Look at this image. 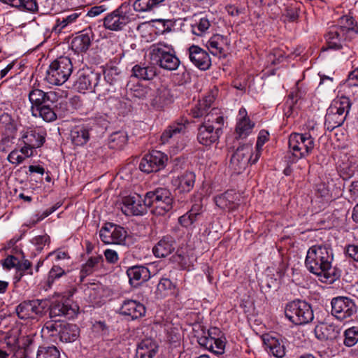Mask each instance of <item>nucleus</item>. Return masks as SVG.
Here are the masks:
<instances>
[{
    "label": "nucleus",
    "mask_w": 358,
    "mask_h": 358,
    "mask_svg": "<svg viewBox=\"0 0 358 358\" xmlns=\"http://www.w3.org/2000/svg\"><path fill=\"white\" fill-rule=\"evenodd\" d=\"M332 250L327 245H314L306 255L305 266L311 273L320 277L325 282H334L339 276L338 271L332 266Z\"/></svg>",
    "instance_id": "f257e3e1"
},
{
    "label": "nucleus",
    "mask_w": 358,
    "mask_h": 358,
    "mask_svg": "<svg viewBox=\"0 0 358 358\" xmlns=\"http://www.w3.org/2000/svg\"><path fill=\"white\" fill-rule=\"evenodd\" d=\"M358 34L357 24L352 16H342L338 24L331 27L326 34L327 48L323 50L331 49L342 50L344 58L351 56L352 50L348 44Z\"/></svg>",
    "instance_id": "f03ea898"
},
{
    "label": "nucleus",
    "mask_w": 358,
    "mask_h": 358,
    "mask_svg": "<svg viewBox=\"0 0 358 358\" xmlns=\"http://www.w3.org/2000/svg\"><path fill=\"white\" fill-rule=\"evenodd\" d=\"M42 332L51 337L55 342L58 339L63 343H71L78 338L80 330L76 324L60 320H50L45 323Z\"/></svg>",
    "instance_id": "7ed1b4c3"
},
{
    "label": "nucleus",
    "mask_w": 358,
    "mask_h": 358,
    "mask_svg": "<svg viewBox=\"0 0 358 358\" xmlns=\"http://www.w3.org/2000/svg\"><path fill=\"white\" fill-rule=\"evenodd\" d=\"M28 98L31 104V110L34 116H39L43 120H51L53 116L55 117L54 113L50 110V103L56 102V92L52 91L45 92L41 90L34 88L29 91Z\"/></svg>",
    "instance_id": "20e7f679"
},
{
    "label": "nucleus",
    "mask_w": 358,
    "mask_h": 358,
    "mask_svg": "<svg viewBox=\"0 0 358 358\" xmlns=\"http://www.w3.org/2000/svg\"><path fill=\"white\" fill-rule=\"evenodd\" d=\"M289 151L286 157L289 163H295L312 152L315 140L308 133H292L288 140Z\"/></svg>",
    "instance_id": "39448f33"
},
{
    "label": "nucleus",
    "mask_w": 358,
    "mask_h": 358,
    "mask_svg": "<svg viewBox=\"0 0 358 358\" xmlns=\"http://www.w3.org/2000/svg\"><path fill=\"white\" fill-rule=\"evenodd\" d=\"M134 7L129 3L124 2L103 18V26L106 29L119 31L124 29L127 24L135 21L137 15Z\"/></svg>",
    "instance_id": "423d86ee"
},
{
    "label": "nucleus",
    "mask_w": 358,
    "mask_h": 358,
    "mask_svg": "<svg viewBox=\"0 0 358 358\" xmlns=\"http://www.w3.org/2000/svg\"><path fill=\"white\" fill-rule=\"evenodd\" d=\"M151 59L156 65L166 71H175L180 66V61L171 45L164 42L153 44L151 46Z\"/></svg>",
    "instance_id": "0eeeda50"
},
{
    "label": "nucleus",
    "mask_w": 358,
    "mask_h": 358,
    "mask_svg": "<svg viewBox=\"0 0 358 358\" xmlns=\"http://www.w3.org/2000/svg\"><path fill=\"white\" fill-rule=\"evenodd\" d=\"M146 205L153 208L151 212L157 216L164 215L173 208V199L169 189L159 187L145 194Z\"/></svg>",
    "instance_id": "6e6552de"
},
{
    "label": "nucleus",
    "mask_w": 358,
    "mask_h": 358,
    "mask_svg": "<svg viewBox=\"0 0 358 358\" xmlns=\"http://www.w3.org/2000/svg\"><path fill=\"white\" fill-rule=\"evenodd\" d=\"M72 71L73 64L70 58L60 57L50 64L45 80L52 85H61L69 79Z\"/></svg>",
    "instance_id": "1a4fd4ad"
},
{
    "label": "nucleus",
    "mask_w": 358,
    "mask_h": 358,
    "mask_svg": "<svg viewBox=\"0 0 358 358\" xmlns=\"http://www.w3.org/2000/svg\"><path fill=\"white\" fill-rule=\"evenodd\" d=\"M285 313L286 317L296 325L308 324L314 318L312 307L302 300H294L287 304Z\"/></svg>",
    "instance_id": "9d476101"
},
{
    "label": "nucleus",
    "mask_w": 358,
    "mask_h": 358,
    "mask_svg": "<svg viewBox=\"0 0 358 358\" xmlns=\"http://www.w3.org/2000/svg\"><path fill=\"white\" fill-rule=\"evenodd\" d=\"M101 76L95 71H82L78 73L77 79L74 81V88L80 92L85 93L88 90L92 92L105 94L111 90L104 87L103 84H100Z\"/></svg>",
    "instance_id": "9b49d317"
},
{
    "label": "nucleus",
    "mask_w": 358,
    "mask_h": 358,
    "mask_svg": "<svg viewBox=\"0 0 358 358\" xmlns=\"http://www.w3.org/2000/svg\"><path fill=\"white\" fill-rule=\"evenodd\" d=\"M259 157V150L253 154L252 145L246 143L238 147L231 158L230 164L236 171L241 172L249 163L255 164Z\"/></svg>",
    "instance_id": "f8f14e48"
},
{
    "label": "nucleus",
    "mask_w": 358,
    "mask_h": 358,
    "mask_svg": "<svg viewBox=\"0 0 358 358\" xmlns=\"http://www.w3.org/2000/svg\"><path fill=\"white\" fill-rule=\"evenodd\" d=\"M48 307V301L43 299L27 300L15 308V313L21 320L36 319L41 317Z\"/></svg>",
    "instance_id": "ddd939ff"
},
{
    "label": "nucleus",
    "mask_w": 358,
    "mask_h": 358,
    "mask_svg": "<svg viewBox=\"0 0 358 358\" xmlns=\"http://www.w3.org/2000/svg\"><path fill=\"white\" fill-rule=\"evenodd\" d=\"M331 305L332 315L341 321L352 317L357 312L354 301L349 297L333 298Z\"/></svg>",
    "instance_id": "4468645a"
},
{
    "label": "nucleus",
    "mask_w": 358,
    "mask_h": 358,
    "mask_svg": "<svg viewBox=\"0 0 358 358\" xmlns=\"http://www.w3.org/2000/svg\"><path fill=\"white\" fill-rule=\"evenodd\" d=\"M167 161L168 157L165 154L158 150H152L142 158L139 169L146 173L157 172L165 167Z\"/></svg>",
    "instance_id": "2eb2a0df"
},
{
    "label": "nucleus",
    "mask_w": 358,
    "mask_h": 358,
    "mask_svg": "<svg viewBox=\"0 0 358 358\" xmlns=\"http://www.w3.org/2000/svg\"><path fill=\"white\" fill-rule=\"evenodd\" d=\"M146 204L145 196L142 199L139 194H136L122 199L121 210L127 216L143 215L147 213V209L149 208Z\"/></svg>",
    "instance_id": "dca6fc26"
},
{
    "label": "nucleus",
    "mask_w": 358,
    "mask_h": 358,
    "mask_svg": "<svg viewBox=\"0 0 358 358\" xmlns=\"http://www.w3.org/2000/svg\"><path fill=\"white\" fill-rule=\"evenodd\" d=\"M99 237L105 244H122L127 237L125 229L113 223L108 222L99 231Z\"/></svg>",
    "instance_id": "f3484780"
},
{
    "label": "nucleus",
    "mask_w": 358,
    "mask_h": 358,
    "mask_svg": "<svg viewBox=\"0 0 358 358\" xmlns=\"http://www.w3.org/2000/svg\"><path fill=\"white\" fill-rule=\"evenodd\" d=\"M255 125V122L248 116L245 108H240L235 129L236 138H246L252 132Z\"/></svg>",
    "instance_id": "a211bd4d"
},
{
    "label": "nucleus",
    "mask_w": 358,
    "mask_h": 358,
    "mask_svg": "<svg viewBox=\"0 0 358 358\" xmlns=\"http://www.w3.org/2000/svg\"><path fill=\"white\" fill-rule=\"evenodd\" d=\"M49 315L50 318L64 316L67 318H73L78 310L77 305L69 304L67 301H54L49 306Z\"/></svg>",
    "instance_id": "6ab92c4d"
},
{
    "label": "nucleus",
    "mask_w": 358,
    "mask_h": 358,
    "mask_svg": "<svg viewBox=\"0 0 358 358\" xmlns=\"http://www.w3.org/2000/svg\"><path fill=\"white\" fill-rule=\"evenodd\" d=\"M45 136L46 132L42 129L28 128L22 131L21 138L24 145L36 149L43 145Z\"/></svg>",
    "instance_id": "aec40b11"
},
{
    "label": "nucleus",
    "mask_w": 358,
    "mask_h": 358,
    "mask_svg": "<svg viewBox=\"0 0 358 358\" xmlns=\"http://www.w3.org/2000/svg\"><path fill=\"white\" fill-rule=\"evenodd\" d=\"M188 53L190 61L199 69L206 70L210 66L211 61L209 55L199 46H190Z\"/></svg>",
    "instance_id": "412c9836"
},
{
    "label": "nucleus",
    "mask_w": 358,
    "mask_h": 358,
    "mask_svg": "<svg viewBox=\"0 0 358 358\" xmlns=\"http://www.w3.org/2000/svg\"><path fill=\"white\" fill-rule=\"evenodd\" d=\"M222 134L220 128L201 124L198 129L197 139L199 143L208 146L217 142Z\"/></svg>",
    "instance_id": "4be33fe9"
},
{
    "label": "nucleus",
    "mask_w": 358,
    "mask_h": 358,
    "mask_svg": "<svg viewBox=\"0 0 358 358\" xmlns=\"http://www.w3.org/2000/svg\"><path fill=\"white\" fill-rule=\"evenodd\" d=\"M340 331L341 329L338 326L328 322H321L314 329L316 338L322 341L336 339L338 336Z\"/></svg>",
    "instance_id": "5701e85b"
},
{
    "label": "nucleus",
    "mask_w": 358,
    "mask_h": 358,
    "mask_svg": "<svg viewBox=\"0 0 358 358\" xmlns=\"http://www.w3.org/2000/svg\"><path fill=\"white\" fill-rule=\"evenodd\" d=\"M129 281L131 285L137 287L150 278L149 269L143 266H134L127 271Z\"/></svg>",
    "instance_id": "b1692460"
},
{
    "label": "nucleus",
    "mask_w": 358,
    "mask_h": 358,
    "mask_svg": "<svg viewBox=\"0 0 358 358\" xmlns=\"http://www.w3.org/2000/svg\"><path fill=\"white\" fill-rule=\"evenodd\" d=\"M186 126L182 123H174L167 127L161 136L163 144L172 143L182 138L186 132Z\"/></svg>",
    "instance_id": "393cba45"
},
{
    "label": "nucleus",
    "mask_w": 358,
    "mask_h": 358,
    "mask_svg": "<svg viewBox=\"0 0 358 358\" xmlns=\"http://www.w3.org/2000/svg\"><path fill=\"white\" fill-rule=\"evenodd\" d=\"M122 315L131 317L136 320L143 316L145 313V307L141 303L135 300H125L120 308Z\"/></svg>",
    "instance_id": "a878e982"
},
{
    "label": "nucleus",
    "mask_w": 358,
    "mask_h": 358,
    "mask_svg": "<svg viewBox=\"0 0 358 358\" xmlns=\"http://www.w3.org/2000/svg\"><path fill=\"white\" fill-rule=\"evenodd\" d=\"M195 179L196 176L193 172L186 171L177 177H173L171 184L180 192H189L194 185Z\"/></svg>",
    "instance_id": "bb28decb"
},
{
    "label": "nucleus",
    "mask_w": 358,
    "mask_h": 358,
    "mask_svg": "<svg viewBox=\"0 0 358 358\" xmlns=\"http://www.w3.org/2000/svg\"><path fill=\"white\" fill-rule=\"evenodd\" d=\"M159 344L152 338H146L138 344L137 353L141 358H158Z\"/></svg>",
    "instance_id": "cd10ccee"
},
{
    "label": "nucleus",
    "mask_w": 358,
    "mask_h": 358,
    "mask_svg": "<svg viewBox=\"0 0 358 358\" xmlns=\"http://www.w3.org/2000/svg\"><path fill=\"white\" fill-rule=\"evenodd\" d=\"M103 266V258L101 255L90 257L85 264L82 265L80 278V282L88 275L92 274L94 272L98 271Z\"/></svg>",
    "instance_id": "c85d7f7f"
},
{
    "label": "nucleus",
    "mask_w": 358,
    "mask_h": 358,
    "mask_svg": "<svg viewBox=\"0 0 358 358\" xmlns=\"http://www.w3.org/2000/svg\"><path fill=\"white\" fill-rule=\"evenodd\" d=\"M157 75V68L152 64H136L131 69V76L141 80H152Z\"/></svg>",
    "instance_id": "c756f323"
},
{
    "label": "nucleus",
    "mask_w": 358,
    "mask_h": 358,
    "mask_svg": "<svg viewBox=\"0 0 358 358\" xmlns=\"http://www.w3.org/2000/svg\"><path fill=\"white\" fill-rule=\"evenodd\" d=\"M176 245L173 237L164 236L153 248L152 252L157 257H165L174 251Z\"/></svg>",
    "instance_id": "7c9ffc66"
},
{
    "label": "nucleus",
    "mask_w": 358,
    "mask_h": 358,
    "mask_svg": "<svg viewBox=\"0 0 358 358\" xmlns=\"http://www.w3.org/2000/svg\"><path fill=\"white\" fill-rule=\"evenodd\" d=\"M213 101V96H206L191 108L190 115L193 118L202 119L203 120Z\"/></svg>",
    "instance_id": "2f4dec72"
},
{
    "label": "nucleus",
    "mask_w": 358,
    "mask_h": 358,
    "mask_svg": "<svg viewBox=\"0 0 358 358\" xmlns=\"http://www.w3.org/2000/svg\"><path fill=\"white\" fill-rule=\"evenodd\" d=\"M346 119V114H341L336 110L328 108L325 115L324 125L329 131H333L335 128L341 126Z\"/></svg>",
    "instance_id": "473e14b6"
},
{
    "label": "nucleus",
    "mask_w": 358,
    "mask_h": 358,
    "mask_svg": "<svg viewBox=\"0 0 358 358\" xmlns=\"http://www.w3.org/2000/svg\"><path fill=\"white\" fill-rule=\"evenodd\" d=\"M264 343L266 345V350L274 357L277 358H282L285 355L284 345L275 337L267 335L264 337Z\"/></svg>",
    "instance_id": "72a5a7b5"
},
{
    "label": "nucleus",
    "mask_w": 358,
    "mask_h": 358,
    "mask_svg": "<svg viewBox=\"0 0 358 358\" xmlns=\"http://www.w3.org/2000/svg\"><path fill=\"white\" fill-rule=\"evenodd\" d=\"M236 194L232 191H227L215 198L217 206L223 210H234L238 204L235 202Z\"/></svg>",
    "instance_id": "f704fd0d"
},
{
    "label": "nucleus",
    "mask_w": 358,
    "mask_h": 358,
    "mask_svg": "<svg viewBox=\"0 0 358 358\" xmlns=\"http://www.w3.org/2000/svg\"><path fill=\"white\" fill-rule=\"evenodd\" d=\"M173 101L171 90L165 86L159 87L156 95L152 99V105L157 108H162Z\"/></svg>",
    "instance_id": "c9c22d12"
},
{
    "label": "nucleus",
    "mask_w": 358,
    "mask_h": 358,
    "mask_svg": "<svg viewBox=\"0 0 358 358\" xmlns=\"http://www.w3.org/2000/svg\"><path fill=\"white\" fill-rule=\"evenodd\" d=\"M224 123L223 115L220 113L217 108H210L202 122L203 125L213 126L215 128H220L222 130V127Z\"/></svg>",
    "instance_id": "e433bc0d"
},
{
    "label": "nucleus",
    "mask_w": 358,
    "mask_h": 358,
    "mask_svg": "<svg viewBox=\"0 0 358 358\" xmlns=\"http://www.w3.org/2000/svg\"><path fill=\"white\" fill-rule=\"evenodd\" d=\"M222 332L218 328L212 327L207 331H203L202 335L197 336V342L204 348H213V341L217 338H221Z\"/></svg>",
    "instance_id": "4c0bfd02"
},
{
    "label": "nucleus",
    "mask_w": 358,
    "mask_h": 358,
    "mask_svg": "<svg viewBox=\"0 0 358 358\" xmlns=\"http://www.w3.org/2000/svg\"><path fill=\"white\" fill-rule=\"evenodd\" d=\"M228 44L227 38L220 34H214L208 41L207 48L213 55H217L224 52V46Z\"/></svg>",
    "instance_id": "58836bf2"
},
{
    "label": "nucleus",
    "mask_w": 358,
    "mask_h": 358,
    "mask_svg": "<svg viewBox=\"0 0 358 358\" xmlns=\"http://www.w3.org/2000/svg\"><path fill=\"white\" fill-rule=\"evenodd\" d=\"M71 138L75 145H83L90 139V131L84 126L76 127L71 132Z\"/></svg>",
    "instance_id": "ea45409f"
},
{
    "label": "nucleus",
    "mask_w": 358,
    "mask_h": 358,
    "mask_svg": "<svg viewBox=\"0 0 358 358\" xmlns=\"http://www.w3.org/2000/svg\"><path fill=\"white\" fill-rule=\"evenodd\" d=\"M5 343L10 351L14 352L22 347V345H24V350L27 351L32 341L28 338L23 337L19 339L16 336L10 335L6 337Z\"/></svg>",
    "instance_id": "a19ab883"
},
{
    "label": "nucleus",
    "mask_w": 358,
    "mask_h": 358,
    "mask_svg": "<svg viewBox=\"0 0 358 358\" xmlns=\"http://www.w3.org/2000/svg\"><path fill=\"white\" fill-rule=\"evenodd\" d=\"M128 136L125 131H118L110 135L108 139V146L110 149L121 150L127 144Z\"/></svg>",
    "instance_id": "79ce46f5"
},
{
    "label": "nucleus",
    "mask_w": 358,
    "mask_h": 358,
    "mask_svg": "<svg viewBox=\"0 0 358 358\" xmlns=\"http://www.w3.org/2000/svg\"><path fill=\"white\" fill-rule=\"evenodd\" d=\"M71 45L76 52H86L91 45V37L88 33L81 34L72 40Z\"/></svg>",
    "instance_id": "37998d69"
},
{
    "label": "nucleus",
    "mask_w": 358,
    "mask_h": 358,
    "mask_svg": "<svg viewBox=\"0 0 358 358\" xmlns=\"http://www.w3.org/2000/svg\"><path fill=\"white\" fill-rule=\"evenodd\" d=\"M201 215L200 205H194L185 215L180 216L178 219L179 223L185 227H191Z\"/></svg>",
    "instance_id": "c03bdc74"
},
{
    "label": "nucleus",
    "mask_w": 358,
    "mask_h": 358,
    "mask_svg": "<svg viewBox=\"0 0 358 358\" xmlns=\"http://www.w3.org/2000/svg\"><path fill=\"white\" fill-rule=\"evenodd\" d=\"M50 110L52 111L55 115L51 120H43L45 122H50L55 121L57 117H62L65 115V113L68 110V102L64 99H58L56 98V102L55 103H50Z\"/></svg>",
    "instance_id": "a18cd8bd"
},
{
    "label": "nucleus",
    "mask_w": 358,
    "mask_h": 358,
    "mask_svg": "<svg viewBox=\"0 0 358 358\" xmlns=\"http://www.w3.org/2000/svg\"><path fill=\"white\" fill-rule=\"evenodd\" d=\"M351 105L352 103L348 97L341 96L334 99L329 108L341 113V114H346L347 115L350 110Z\"/></svg>",
    "instance_id": "49530a36"
},
{
    "label": "nucleus",
    "mask_w": 358,
    "mask_h": 358,
    "mask_svg": "<svg viewBox=\"0 0 358 358\" xmlns=\"http://www.w3.org/2000/svg\"><path fill=\"white\" fill-rule=\"evenodd\" d=\"M1 2L21 9L34 12L38 10L36 0H0Z\"/></svg>",
    "instance_id": "de8ad7c7"
},
{
    "label": "nucleus",
    "mask_w": 358,
    "mask_h": 358,
    "mask_svg": "<svg viewBox=\"0 0 358 358\" xmlns=\"http://www.w3.org/2000/svg\"><path fill=\"white\" fill-rule=\"evenodd\" d=\"M120 80V71L116 66H112L104 71V80L103 83L104 87H108V85L112 86L118 83Z\"/></svg>",
    "instance_id": "09e8293b"
},
{
    "label": "nucleus",
    "mask_w": 358,
    "mask_h": 358,
    "mask_svg": "<svg viewBox=\"0 0 358 358\" xmlns=\"http://www.w3.org/2000/svg\"><path fill=\"white\" fill-rule=\"evenodd\" d=\"M164 0H136L133 7L136 12H147L157 6Z\"/></svg>",
    "instance_id": "8fccbe9b"
},
{
    "label": "nucleus",
    "mask_w": 358,
    "mask_h": 358,
    "mask_svg": "<svg viewBox=\"0 0 358 358\" xmlns=\"http://www.w3.org/2000/svg\"><path fill=\"white\" fill-rule=\"evenodd\" d=\"M69 271L66 272L60 265L54 264L48 273L47 285L51 287L57 280L65 275Z\"/></svg>",
    "instance_id": "3c124183"
},
{
    "label": "nucleus",
    "mask_w": 358,
    "mask_h": 358,
    "mask_svg": "<svg viewBox=\"0 0 358 358\" xmlns=\"http://www.w3.org/2000/svg\"><path fill=\"white\" fill-rule=\"evenodd\" d=\"M82 14L83 13L76 10L65 17H62V19H57L54 29L60 31L68 25L75 22Z\"/></svg>",
    "instance_id": "603ef678"
},
{
    "label": "nucleus",
    "mask_w": 358,
    "mask_h": 358,
    "mask_svg": "<svg viewBox=\"0 0 358 358\" xmlns=\"http://www.w3.org/2000/svg\"><path fill=\"white\" fill-rule=\"evenodd\" d=\"M210 22L207 17H201L191 25L192 33L196 36H203L209 29Z\"/></svg>",
    "instance_id": "864d4df0"
},
{
    "label": "nucleus",
    "mask_w": 358,
    "mask_h": 358,
    "mask_svg": "<svg viewBox=\"0 0 358 358\" xmlns=\"http://www.w3.org/2000/svg\"><path fill=\"white\" fill-rule=\"evenodd\" d=\"M36 358H60V354L55 346L39 347Z\"/></svg>",
    "instance_id": "5fc2aeb1"
},
{
    "label": "nucleus",
    "mask_w": 358,
    "mask_h": 358,
    "mask_svg": "<svg viewBox=\"0 0 358 358\" xmlns=\"http://www.w3.org/2000/svg\"><path fill=\"white\" fill-rule=\"evenodd\" d=\"M343 343L347 347H352L358 342V327H352L344 332Z\"/></svg>",
    "instance_id": "6e6d98bb"
},
{
    "label": "nucleus",
    "mask_w": 358,
    "mask_h": 358,
    "mask_svg": "<svg viewBox=\"0 0 358 358\" xmlns=\"http://www.w3.org/2000/svg\"><path fill=\"white\" fill-rule=\"evenodd\" d=\"M61 204L60 203H57L55 205H53L51 208L49 209H46L44 210L41 214H37L35 215L36 219L33 218L30 220L29 226L32 227L35 225L38 222L43 220L44 218L54 213L57 209H58L60 207Z\"/></svg>",
    "instance_id": "4d7b16f0"
},
{
    "label": "nucleus",
    "mask_w": 358,
    "mask_h": 358,
    "mask_svg": "<svg viewBox=\"0 0 358 358\" xmlns=\"http://www.w3.org/2000/svg\"><path fill=\"white\" fill-rule=\"evenodd\" d=\"M213 348H206L209 351L217 354L222 355L224 353V348H225V339L221 338H217V339L213 340Z\"/></svg>",
    "instance_id": "13d9d810"
},
{
    "label": "nucleus",
    "mask_w": 358,
    "mask_h": 358,
    "mask_svg": "<svg viewBox=\"0 0 358 358\" xmlns=\"http://www.w3.org/2000/svg\"><path fill=\"white\" fill-rule=\"evenodd\" d=\"M31 243L41 251L46 243H50V237L47 234L37 236L32 238Z\"/></svg>",
    "instance_id": "bf43d9fd"
},
{
    "label": "nucleus",
    "mask_w": 358,
    "mask_h": 358,
    "mask_svg": "<svg viewBox=\"0 0 358 358\" xmlns=\"http://www.w3.org/2000/svg\"><path fill=\"white\" fill-rule=\"evenodd\" d=\"M7 159L10 163L17 166L22 163L25 159V157L19 155L17 150H14L8 154Z\"/></svg>",
    "instance_id": "052dcab7"
},
{
    "label": "nucleus",
    "mask_w": 358,
    "mask_h": 358,
    "mask_svg": "<svg viewBox=\"0 0 358 358\" xmlns=\"http://www.w3.org/2000/svg\"><path fill=\"white\" fill-rule=\"evenodd\" d=\"M174 288L173 282L169 278H162L157 285V289L159 292L171 291Z\"/></svg>",
    "instance_id": "680f3d73"
},
{
    "label": "nucleus",
    "mask_w": 358,
    "mask_h": 358,
    "mask_svg": "<svg viewBox=\"0 0 358 358\" xmlns=\"http://www.w3.org/2000/svg\"><path fill=\"white\" fill-rule=\"evenodd\" d=\"M17 270L30 275H32L33 273L31 270V263L28 259H24L22 262H20L18 260Z\"/></svg>",
    "instance_id": "e2e57ef3"
},
{
    "label": "nucleus",
    "mask_w": 358,
    "mask_h": 358,
    "mask_svg": "<svg viewBox=\"0 0 358 358\" xmlns=\"http://www.w3.org/2000/svg\"><path fill=\"white\" fill-rule=\"evenodd\" d=\"M106 10V7L103 5L95 6L90 8L85 15L91 17H94L99 15L100 14L103 13Z\"/></svg>",
    "instance_id": "0e129e2a"
},
{
    "label": "nucleus",
    "mask_w": 358,
    "mask_h": 358,
    "mask_svg": "<svg viewBox=\"0 0 358 358\" xmlns=\"http://www.w3.org/2000/svg\"><path fill=\"white\" fill-rule=\"evenodd\" d=\"M104 256L106 261L110 264H115L119 259L117 252L111 249H106L104 251Z\"/></svg>",
    "instance_id": "69168bd1"
},
{
    "label": "nucleus",
    "mask_w": 358,
    "mask_h": 358,
    "mask_svg": "<svg viewBox=\"0 0 358 358\" xmlns=\"http://www.w3.org/2000/svg\"><path fill=\"white\" fill-rule=\"evenodd\" d=\"M17 264L18 259H17L13 255H9L4 259L3 265L4 267L8 269H10L12 268H15L17 269Z\"/></svg>",
    "instance_id": "338daca9"
},
{
    "label": "nucleus",
    "mask_w": 358,
    "mask_h": 358,
    "mask_svg": "<svg viewBox=\"0 0 358 358\" xmlns=\"http://www.w3.org/2000/svg\"><path fill=\"white\" fill-rule=\"evenodd\" d=\"M348 257L358 262V245H349L345 250Z\"/></svg>",
    "instance_id": "774afa93"
}]
</instances>
